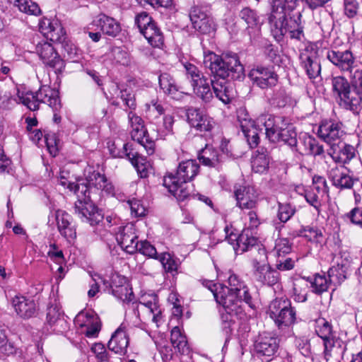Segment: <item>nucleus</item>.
Returning a JSON list of instances; mask_svg holds the SVG:
<instances>
[{
	"label": "nucleus",
	"instance_id": "1",
	"mask_svg": "<svg viewBox=\"0 0 362 362\" xmlns=\"http://www.w3.org/2000/svg\"><path fill=\"white\" fill-rule=\"evenodd\" d=\"M282 8H279V11L271 13L269 17L274 37L279 41L285 35H288L291 39L300 40L304 36L300 12L297 11L291 16H285L282 14Z\"/></svg>",
	"mask_w": 362,
	"mask_h": 362
},
{
	"label": "nucleus",
	"instance_id": "2",
	"mask_svg": "<svg viewBox=\"0 0 362 362\" xmlns=\"http://www.w3.org/2000/svg\"><path fill=\"white\" fill-rule=\"evenodd\" d=\"M204 64L209 66L214 76L222 79L229 76L233 79H240L245 76L244 67L235 54H228L221 57L214 53H209L205 56Z\"/></svg>",
	"mask_w": 362,
	"mask_h": 362
},
{
	"label": "nucleus",
	"instance_id": "3",
	"mask_svg": "<svg viewBox=\"0 0 362 362\" xmlns=\"http://www.w3.org/2000/svg\"><path fill=\"white\" fill-rule=\"evenodd\" d=\"M331 91L333 97L339 100L340 105L353 112L361 108L362 89L351 88L349 81L342 76L330 78Z\"/></svg>",
	"mask_w": 362,
	"mask_h": 362
},
{
	"label": "nucleus",
	"instance_id": "4",
	"mask_svg": "<svg viewBox=\"0 0 362 362\" xmlns=\"http://www.w3.org/2000/svg\"><path fill=\"white\" fill-rule=\"evenodd\" d=\"M68 187L78 197V201L75 204V213L78 217L90 225L99 223L102 215L90 200V191L87 186L83 183H69Z\"/></svg>",
	"mask_w": 362,
	"mask_h": 362
},
{
	"label": "nucleus",
	"instance_id": "5",
	"mask_svg": "<svg viewBox=\"0 0 362 362\" xmlns=\"http://www.w3.org/2000/svg\"><path fill=\"white\" fill-rule=\"evenodd\" d=\"M257 124L264 126L267 138L273 143L282 141L295 150L298 141L297 134L291 127H278L274 117L270 115H262L257 118Z\"/></svg>",
	"mask_w": 362,
	"mask_h": 362
},
{
	"label": "nucleus",
	"instance_id": "6",
	"mask_svg": "<svg viewBox=\"0 0 362 362\" xmlns=\"http://www.w3.org/2000/svg\"><path fill=\"white\" fill-rule=\"evenodd\" d=\"M255 279L263 285L272 286L277 284L280 279L279 273L272 268L267 262L266 250L259 247L252 259Z\"/></svg>",
	"mask_w": 362,
	"mask_h": 362
},
{
	"label": "nucleus",
	"instance_id": "7",
	"mask_svg": "<svg viewBox=\"0 0 362 362\" xmlns=\"http://www.w3.org/2000/svg\"><path fill=\"white\" fill-rule=\"evenodd\" d=\"M327 58L341 71L349 72L352 83L362 89V70L355 69V59L350 51L329 50Z\"/></svg>",
	"mask_w": 362,
	"mask_h": 362
},
{
	"label": "nucleus",
	"instance_id": "8",
	"mask_svg": "<svg viewBox=\"0 0 362 362\" xmlns=\"http://www.w3.org/2000/svg\"><path fill=\"white\" fill-rule=\"evenodd\" d=\"M209 289L212 292L217 303L221 305L230 315H237L241 313L245 303L243 298H239L233 291L228 289L226 286L209 282Z\"/></svg>",
	"mask_w": 362,
	"mask_h": 362
},
{
	"label": "nucleus",
	"instance_id": "9",
	"mask_svg": "<svg viewBox=\"0 0 362 362\" xmlns=\"http://www.w3.org/2000/svg\"><path fill=\"white\" fill-rule=\"evenodd\" d=\"M184 66L187 77L190 80L194 93L204 103L211 102L214 97L208 78L194 64L186 63Z\"/></svg>",
	"mask_w": 362,
	"mask_h": 362
},
{
	"label": "nucleus",
	"instance_id": "10",
	"mask_svg": "<svg viewBox=\"0 0 362 362\" xmlns=\"http://www.w3.org/2000/svg\"><path fill=\"white\" fill-rule=\"evenodd\" d=\"M269 313L279 326H288L296 320V313L287 298H276L269 305Z\"/></svg>",
	"mask_w": 362,
	"mask_h": 362
},
{
	"label": "nucleus",
	"instance_id": "11",
	"mask_svg": "<svg viewBox=\"0 0 362 362\" xmlns=\"http://www.w3.org/2000/svg\"><path fill=\"white\" fill-rule=\"evenodd\" d=\"M36 52L45 66L60 73L65 67V62L54 46L47 42H40L36 46Z\"/></svg>",
	"mask_w": 362,
	"mask_h": 362
},
{
	"label": "nucleus",
	"instance_id": "12",
	"mask_svg": "<svg viewBox=\"0 0 362 362\" xmlns=\"http://www.w3.org/2000/svg\"><path fill=\"white\" fill-rule=\"evenodd\" d=\"M136 311L141 320H151L158 324L162 320V311L156 295L143 296L136 306Z\"/></svg>",
	"mask_w": 362,
	"mask_h": 362
},
{
	"label": "nucleus",
	"instance_id": "13",
	"mask_svg": "<svg viewBox=\"0 0 362 362\" xmlns=\"http://www.w3.org/2000/svg\"><path fill=\"white\" fill-rule=\"evenodd\" d=\"M83 179L80 178L77 183H83L88 187H95L107 195L115 194V187L112 183L105 176L98 172H95L92 166H87L83 171Z\"/></svg>",
	"mask_w": 362,
	"mask_h": 362
},
{
	"label": "nucleus",
	"instance_id": "14",
	"mask_svg": "<svg viewBox=\"0 0 362 362\" xmlns=\"http://www.w3.org/2000/svg\"><path fill=\"white\" fill-rule=\"evenodd\" d=\"M189 18L193 28L202 34H209L215 30L212 18L203 7L194 6L189 11Z\"/></svg>",
	"mask_w": 362,
	"mask_h": 362
},
{
	"label": "nucleus",
	"instance_id": "15",
	"mask_svg": "<svg viewBox=\"0 0 362 362\" xmlns=\"http://www.w3.org/2000/svg\"><path fill=\"white\" fill-rule=\"evenodd\" d=\"M315 332L322 339L325 356L327 358L328 352L337 344L340 346V341L335 338L332 331V325L325 318L316 320ZM327 360V358H326Z\"/></svg>",
	"mask_w": 362,
	"mask_h": 362
},
{
	"label": "nucleus",
	"instance_id": "16",
	"mask_svg": "<svg viewBox=\"0 0 362 362\" xmlns=\"http://www.w3.org/2000/svg\"><path fill=\"white\" fill-rule=\"evenodd\" d=\"M249 77L261 88H268L276 86L278 76L272 67L257 66L249 73Z\"/></svg>",
	"mask_w": 362,
	"mask_h": 362
},
{
	"label": "nucleus",
	"instance_id": "17",
	"mask_svg": "<svg viewBox=\"0 0 362 362\" xmlns=\"http://www.w3.org/2000/svg\"><path fill=\"white\" fill-rule=\"evenodd\" d=\"M187 121L189 125L199 132L211 131L214 122L202 110L197 107H189L186 110Z\"/></svg>",
	"mask_w": 362,
	"mask_h": 362
},
{
	"label": "nucleus",
	"instance_id": "18",
	"mask_svg": "<svg viewBox=\"0 0 362 362\" xmlns=\"http://www.w3.org/2000/svg\"><path fill=\"white\" fill-rule=\"evenodd\" d=\"M301 64L310 78L319 76L321 71L317 52L312 46L307 47L300 55Z\"/></svg>",
	"mask_w": 362,
	"mask_h": 362
},
{
	"label": "nucleus",
	"instance_id": "19",
	"mask_svg": "<svg viewBox=\"0 0 362 362\" xmlns=\"http://www.w3.org/2000/svg\"><path fill=\"white\" fill-rule=\"evenodd\" d=\"M117 240L127 252L133 254L137 251L139 242L135 226L130 223L123 226L117 234Z\"/></svg>",
	"mask_w": 362,
	"mask_h": 362
},
{
	"label": "nucleus",
	"instance_id": "20",
	"mask_svg": "<svg viewBox=\"0 0 362 362\" xmlns=\"http://www.w3.org/2000/svg\"><path fill=\"white\" fill-rule=\"evenodd\" d=\"M129 339L127 334L126 327L122 324L112 334L107 346L109 350L116 354L123 356L127 351Z\"/></svg>",
	"mask_w": 362,
	"mask_h": 362
},
{
	"label": "nucleus",
	"instance_id": "21",
	"mask_svg": "<svg viewBox=\"0 0 362 362\" xmlns=\"http://www.w3.org/2000/svg\"><path fill=\"white\" fill-rule=\"evenodd\" d=\"M11 305L16 314L24 319L33 317L37 311V305L35 300L24 296H15L11 300Z\"/></svg>",
	"mask_w": 362,
	"mask_h": 362
},
{
	"label": "nucleus",
	"instance_id": "22",
	"mask_svg": "<svg viewBox=\"0 0 362 362\" xmlns=\"http://www.w3.org/2000/svg\"><path fill=\"white\" fill-rule=\"evenodd\" d=\"M111 153L114 157L128 158L141 177L144 178L148 176L149 163L146 161L143 156L128 152L127 144H123L122 151L116 153L115 151L111 150Z\"/></svg>",
	"mask_w": 362,
	"mask_h": 362
},
{
	"label": "nucleus",
	"instance_id": "23",
	"mask_svg": "<svg viewBox=\"0 0 362 362\" xmlns=\"http://www.w3.org/2000/svg\"><path fill=\"white\" fill-rule=\"evenodd\" d=\"M235 196L238 206L242 209H252L256 206L257 194L251 186L235 187Z\"/></svg>",
	"mask_w": 362,
	"mask_h": 362
},
{
	"label": "nucleus",
	"instance_id": "24",
	"mask_svg": "<svg viewBox=\"0 0 362 362\" xmlns=\"http://www.w3.org/2000/svg\"><path fill=\"white\" fill-rule=\"evenodd\" d=\"M318 134L320 137L332 146V144L341 141L344 132L341 130V125L338 123L325 122L320 126Z\"/></svg>",
	"mask_w": 362,
	"mask_h": 362
},
{
	"label": "nucleus",
	"instance_id": "25",
	"mask_svg": "<svg viewBox=\"0 0 362 362\" xmlns=\"http://www.w3.org/2000/svg\"><path fill=\"white\" fill-rule=\"evenodd\" d=\"M186 183L180 182L173 173L168 174L163 178V185L179 201H184L190 196L189 189L185 186Z\"/></svg>",
	"mask_w": 362,
	"mask_h": 362
},
{
	"label": "nucleus",
	"instance_id": "26",
	"mask_svg": "<svg viewBox=\"0 0 362 362\" xmlns=\"http://www.w3.org/2000/svg\"><path fill=\"white\" fill-rule=\"evenodd\" d=\"M355 151L354 146L339 141L332 144L329 154L336 163H347L354 158Z\"/></svg>",
	"mask_w": 362,
	"mask_h": 362
},
{
	"label": "nucleus",
	"instance_id": "27",
	"mask_svg": "<svg viewBox=\"0 0 362 362\" xmlns=\"http://www.w3.org/2000/svg\"><path fill=\"white\" fill-rule=\"evenodd\" d=\"M329 178L333 185L339 189H350L354 185V179L343 165L332 168L329 171Z\"/></svg>",
	"mask_w": 362,
	"mask_h": 362
},
{
	"label": "nucleus",
	"instance_id": "28",
	"mask_svg": "<svg viewBox=\"0 0 362 362\" xmlns=\"http://www.w3.org/2000/svg\"><path fill=\"white\" fill-rule=\"evenodd\" d=\"M255 348L258 354L270 357L277 351L279 341L276 338L269 334H262L257 340Z\"/></svg>",
	"mask_w": 362,
	"mask_h": 362
},
{
	"label": "nucleus",
	"instance_id": "29",
	"mask_svg": "<svg viewBox=\"0 0 362 362\" xmlns=\"http://www.w3.org/2000/svg\"><path fill=\"white\" fill-rule=\"evenodd\" d=\"M56 221L58 230L61 235L67 240L71 241L76 238V233L71 226L70 216L62 210H57L55 213Z\"/></svg>",
	"mask_w": 362,
	"mask_h": 362
},
{
	"label": "nucleus",
	"instance_id": "30",
	"mask_svg": "<svg viewBox=\"0 0 362 362\" xmlns=\"http://www.w3.org/2000/svg\"><path fill=\"white\" fill-rule=\"evenodd\" d=\"M37 100L48 105L54 110H58L61 107L59 92L47 86H42L36 92Z\"/></svg>",
	"mask_w": 362,
	"mask_h": 362
},
{
	"label": "nucleus",
	"instance_id": "31",
	"mask_svg": "<svg viewBox=\"0 0 362 362\" xmlns=\"http://www.w3.org/2000/svg\"><path fill=\"white\" fill-rule=\"evenodd\" d=\"M41 29L46 37L53 42L61 41L65 35L64 28L57 20H43Z\"/></svg>",
	"mask_w": 362,
	"mask_h": 362
},
{
	"label": "nucleus",
	"instance_id": "32",
	"mask_svg": "<svg viewBox=\"0 0 362 362\" xmlns=\"http://www.w3.org/2000/svg\"><path fill=\"white\" fill-rule=\"evenodd\" d=\"M199 165L194 160H187L179 164L175 176L180 182L191 181L199 173Z\"/></svg>",
	"mask_w": 362,
	"mask_h": 362
},
{
	"label": "nucleus",
	"instance_id": "33",
	"mask_svg": "<svg viewBox=\"0 0 362 362\" xmlns=\"http://www.w3.org/2000/svg\"><path fill=\"white\" fill-rule=\"evenodd\" d=\"M128 118L132 127L130 134L132 139L141 143L144 141V139L147 141V130L143 119L132 112L129 113Z\"/></svg>",
	"mask_w": 362,
	"mask_h": 362
},
{
	"label": "nucleus",
	"instance_id": "34",
	"mask_svg": "<svg viewBox=\"0 0 362 362\" xmlns=\"http://www.w3.org/2000/svg\"><path fill=\"white\" fill-rule=\"evenodd\" d=\"M94 22L104 34L109 36L115 37L121 30L120 25L114 18L105 14H100Z\"/></svg>",
	"mask_w": 362,
	"mask_h": 362
},
{
	"label": "nucleus",
	"instance_id": "35",
	"mask_svg": "<svg viewBox=\"0 0 362 362\" xmlns=\"http://www.w3.org/2000/svg\"><path fill=\"white\" fill-rule=\"evenodd\" d=\"M228 289L235 293L239 296V298H243L245 303L248 305L250 307H252V298L249 293L248 288L245 284L235 274H232L228 277Z\"/></svg>",
	"mask_w": 362,
	"mask_h": 362
},
{
	"label": "nucleus",
	"instance_id": "36",
	"mask_svg": "<svg viewBox=\"0 0 362 362\" xmlns=\"http://www.w3.org/2000/svg\"><path fill=\"white\" fill-rule=\"evenodd\" d=\"M301 154L320 155L323 148L311 136H305L300 144L298 143L295 150Z\"/></svg>",
	"mask_w": 362,
	"mask_h": 362
},
{
	"label": "nucleus",
	"instance_id": "37",
	"mask_svg": "<svg viewBox=\"0 0 362 362\" xmlns=\"http://www.w3.org/2000/svg\"><path fill=\"white\" fill-rule=\"evenodd\" d=\"M214 92L217 98L224 104H228L233 98V88L230 83L224 81H211Z\"/></svg>",
	"mask_w": 362,
	"mask_h": 362
},
{
	"label": "nucleus",
	"instance_id": "38",
	"mask_svg": "<svg viewBox=\"0 0 362 362\" xmlns=\"http://www.w3.org/2000/svg\"><path fill=\"white\" fill-rule=\"evenodd\" d=\"M159 86L165 94L173 98H177L180 92L174 78L169 74L163 73L159 76Z\"/></svg>",
	"mask_w": 362,
	"mask_h": 362
},
{
	"label": "nucleus",
	"instance_id": "39",
	"mask_svg": "<svg viewBox=\"0 0 362 362\" xmlns=\"http://www.w3.org/2000/svg\"><path fill=\"white\" fill-rule=\"evenodd\" d=\"M270 158L266 150H258L255 152L252 158V168L254 172L263 173L266 172L269 165Z\"/></svg>",
	"mask_w": 362,
	"mask_h": 362
},
{
	"label": "nucleus",
	"instance_id": "40",
	"mask_svg": "<svg viewBox=\"0 0 362 362\" xmlns=\"http://www.w3.org/2000/svg\"><path fill=\"white\" fill-rule=\"evenodd\" d=\"M241 127L250 147L251 148L257 147L259 141V131L261 132L263 129H264V127L259 126L256 119L255 122L250 124V127L242 124Z\"/></svg>",
	"mask_w": 362,
	"mask_h": 362
},
{
	"label": "nucleus",
	"instance_id": "41",
	"mask_svg": "<svg viewBox=\"0 0 362 362\" xmlns=\"http://www.w3.org/2000/svg\"><path fill=\"white\" fill-rule=\"evenodd\" d=\"M141 33L151 46L160 47L163 45V33L156 23L148 25Z\"/></svg>",
	"mask_w": 362,
	"mask_h": 362
},
{
	"label": "nucleus",
	"instance_id": "42",
	"mask_svg": "<svg viewBox=\"0 0 362 362\" xmlns=\"http://www.w3.org/2000/svg\"><path fill=\"white\" fill-rule=\"evenodd\" d=\"M257 243V238L252 236L248 230H244L240 234L238 242L235 243L234 250L236 253H243L255 246Z\"/></svg>",
	"mask_w": 362,
	"mask_h": 362
},
{
	"label": "nucleus",
	"instance_id": "43",
	"mask_svg": "<svg viewBox=\"0 0 362 362\" xmlns=\"http://www.w3.org/2000/svg\"><path fill=\"white\" fill-rule=\"evenodd\" d=\"M239 16L247 25V30H259L261 26L260 17L255 10L245 7L240 11Z\"/></svg>",
	"mask_w": 362,
	"mask_h": 362
},
{
	"label": "nucleus",
	"instance_id": "44",
	"mask_svg": "<svg viewBox=\"0 0 362 362\" xmlns=\"http://www.w3.org/2000/svg\"><path fill=\"white\" fill-rule=\"evenodd\" d=\"M349 266L348 260H342L341 263H338L337 266L332 267L329 270L330 281H335L337 283L344 281L346 278Z\"/></svg>",
	"mask_w": 362,
	"mask_h": 362
},
{
	"label": "nucleus",
	"instance_id": "45",
	"mask_svg": "<svg viewBox=\"0 0 362 362\" xmlns=\"http://www.w3.org/2000/svg\"><path fill=\"white\" fill-rule=\"evenodd\" d=\"M170 341L174 346L180 353H185L188 351L187 341L186 337L181 333L178 327L173 328L170 334Z\"/></svg>",
	"mask_w": 362,
	"mask_h": 362
},
{
	"label": "nucleus",
	"instance_id": "46",
	"mask_svg": "<svg viewBox=\"0 0 362 362\" xmlns=\"http://www.w3.org/2000/svg\"><path fill=\"white\" fill-rule=\"evenodd\" d=\"M309 291V283L304 279H296L293 282V297L298 302H305Z\"/></svg>",
	"mask_w": 362,
	"mask_h": 362
},
{
	"label": "nucleus",
	"instance_id": "47",
	"mask_svg": "<svg viewBox=\"0 0 362 362\" xmlns=\"http://www.w3.org/2000/svg\"><path fill=\"white\" fill-rule=\"evenodd\" d=\"M291 251V244L287 238H278L275 241V245L272 251V255L275 257H284Z\"/></svg>",
	"mask_w": 362,
	"mask_h": 362
},
{
	"label": "nucleus",
	"instance_id": "48",
	"mask_svg": "<svg viewBox=\"0 0 362 362\" xmlns=\"http://www.w3.org/2000/svg\"><path fill=\"white\" fill-rule=\"evenodd\" d=\"M299 349L305 356L317 354L322 350V343L319 339L303 341L298 344Z\"/></svg>",
	"mask_w": 362,
	"mask_h": 362
},
{
	"label": "nucleus",
	"instance_id": "49",
	"mask_svg": "<svg viewBox=\"0 0 362 362\" xmlns=\"http://www.w3.org/2000/svg\"><path fill=\"white\" fill-rule=\"evenodd\" d=\"M14 4L20 11L26 14L37 16L40 13L38 5L32 0H15Z\"/></svg>",
	"mask_w": 362,
	"mask_h": 362
},
{
	"label": "nucleus",
	"instance_id": "50",
	"mask_svg": "<svg viewBox=\"0 0 362 362\" xmlns=\"http://www.w3.org/2000/svg\"><path fill=\"white\" fill-rule=\"evenodd\" d=\"M111 59L116 63L123 66H128L131 63L129 52L122 47H116L111 50Z\"/></svg>",
	"mask_w": 362,
	"mask_h": 362
},
{
	"label": "nucleus",
	"instance_id": "51",
	"mask_svg": "<svg viewBox=\"0 0 362 362\" xmlns=\"http://www.w3.org/2000/svg\"><path fill=\"white\" fill-rule=\"evenodd\" d=\"M298 4V0H285L284 2L276 0L274 1L272 13L279 11V8H282V14L285 16H291Z\"/></svg>",
	"mask_w": 362,
	"mask_h": 362
},
{
	"label": "nucleus",
	"instance_id": "52",
	"mask_svg": "<svg viewBox=\"0 0 362 362\" xmlns=\"http://www.w3.org/2000/svg\"><path fill=\"white\" fill-rule=\"evenodd\" d=\"M199 159L206 166H214L218 162L217 151L208 146L199 154Z\"/></svg>",
	"mask_w": 362,
	"mask_h": 362
},
{
	"label": "nucleus",
	"instance_id": "53",
	"mask_svg": "<svg viewBox=\"0 0 362 362\" xmlns=\"http://www.w3.org/2000/svg\"><path fill=\"white\" fill-rule=\"evenodd\" d=\"M98 320V318L93 313L82 311L76 316L74 323L76 326L86 329Z\"/></svg>",
	"mask_w": 362,
	"mask_h": 362
},
{
	"label": "nucleus",
	"instance_id": "54",
	"mask_svg": "<svg viewBox=\"0 0 362 362\" xmlns=\"http://www.w3.org/2000/svg\"><path fill=\"white\" fill-rule=\"evenodd\" d=\"M158 259L162 264L166 272L173 273L177 272L178 268V264L170 253H161L160 255H159V257Z\"/></svg>",
	"mask_w": 362,
	"mask_h": 362
},
{
	"label": "nucleus",
	"instance_id": "55",
	"mask_svg": "<svg viewBox=\"0 0 362 362\" xmlns=\"http://www.w3.org/2000/svg\"><path fill=\"white\" fill-rule=\"evenodd\" d=\"M112 91L114 94L120 93V97L124 102L125 105L132 109H134L136 107V102L134 95L132 94L131 90H128L127 88L122 89L119 91V88L117 85H113L112 87Z\"/></svg>",
	"mask_w": 362,
	"mask_h": 362
},
{
	"label": "nucleus",
	"instance_id": "56",
	"mask_svg": "<svg viewBox=\"0 0 362 362\" xmlns=\"http://www.w3.org/2000/svg\"><path fill=\"white\" fill-rule=\"evenodd\" d=\"M16 103V99L13 98V94L11 91L1 90L0 91V110H10L12 109Z\"/></svg>",
	"mask_w": 362,
	"mask_h": 362
},
{
	"label": "nucleus",
	"instance_id": "57",
	"mask_svg": "<svg viewBox=\"0 0 362 362\" xmlns=\"http://www.w3.org/2000/svg\"><path fill=\"white\" fill-rule=\"evenodd\" d=\"M295 211V208L290 204L279 203L277 216L281 222L286 223L293 216Z\"/></svg>",
	"mask_w": 362,
	"mask_h": 362
},
{
	"label": "nucleus",
	"instance_id": "58",
	"mask_svg": "<svg viewBox=\"0 0 362 362\" xmlns=\"http://www.w3.org/2000/svg\"><path fill=\"white\" fill-rule=\"evenodd\" d=\"M112 291L114 296L121 299L122 301H130L133 296L132 290L129 284L114 288Z\"/></svg>",
	"mask_w": 362,
	"mask_h": 362
},
{
	"label": "nucleus",
	"instance_id": "59",
	"mask_svg": "<svg viewBox=\"0 0 362 362\" xmlns=\"http://www.w3.org/2000/svg\"><path fill=\"white\" fill-rule=\"evenodd\" d=\"M36 93H27L22 96H18L19 100L24 105L27 106L32 111H35L39 108V102L37 100Z\"/></svg>",
	"mask_w": 362,
	"mask_h": 362
},
{
	"label": "nucleus",
	"instance_id": "60",
	"mask_svg": "<svg viewBox=\"0 0 362 362\" xmlns=\"http://www.w3.org/2000/svg\"><path fill=\"white\" fill-rule=\"evenodd\" d=\"M313 290L317 293H322L327 290L329 282L325 276L317 274L310 282Z\"/></svg>",
	"mask_w": 362,
	"mask_h": 362
},
{
	"label": "nucleus",
	"instance_id": "61",
	"mask_svg": "<svg viewBox=\"0 0 362 362\" xmlns=\"http://www.w3.org/2000/svg\"><path fill=\"white\" fill-rule=\"evenodd\" d=\"M62 317V311L59 306L56 305H52L48 308L47 313V322L50 325H54L58 321L61 320Z\"/></svg>",
	"mask_w": 362,
	"mask_h": 362
},
{
	"label": "nucleus",
	"instance_id": "62",
	"mask_svg": "<svg viewBox=\"0 0 362 362\" xmlns=\"http://www.w3.org/2000/svg\"><path fill=\"white\" fill-rule=\"evenodd\" d=\"M137 250L144 255L148 256L151 258L158 259L159 257L155 247L147 241L141 242L140 244L138 245Z\"/></svg>",
	"mask_w": 362,
	"mask_h": 362
},
{
	"label": "nucleus",
	"instance_id": "63",
	"mask_svg": "<svg viewBox=\"0 0 362 362\" xmlns=\"http://www.w3.org/2000/svg\"><path fill=\"white\" fill-rule=\"evenodd\" d=\"M303 236L308 240L313 243H321L323 235L321 230L316 228H307L304 230Z\"/></svg>",
	"mask_w": 362,
	"mask_h": 362
},
{
	"label": "nucleus",
	"instance_id": "64",
	"mask_svg": "<svg viewBox=\"0 0 362 362\" xmlns=\"http://www.w3.org/2000/svg\"><path fill=\"white\" fill-rule=\"evenodd\" d=\"M91 351L99 361L105 362L108 361V352L102 343L93 344L91 346Z\"/></svg>",
	"mask_w": 362,
	"mask_h": 362
}]
</instances>
